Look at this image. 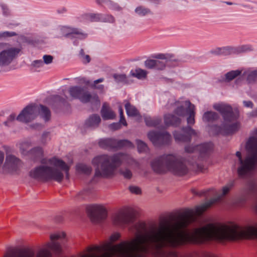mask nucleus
<instances>
[{"instance_id":"nucleus-1","label":"nucleus","mask_w":257,"mask_h":257,"mask_svg":"<svg viewBox=\"0 0 257 257\" xmlns=\"http://www.w3.org/2000/svg\"><path fill=\"white\" fill-rule=\"evenodd\" d=\"M213 108L219 112L223 118L221 126L215 125L211 127V131L214 135H228L238 131L239 124L233 122L237 119L238 112L233 111L230 105L222 102L215 103L213 105Z\"/></svg>"},{"instance_id":"nucleus-2","label":"nucleus","mask_w":257,"mask_h":257,"mask_svg":"<svg viewBox=\"0 0 257 257\" xmlns=\"http://www.w3.org/2000/svg\"><path fill=\"white\" fill-rule=\"evenodd\" d=\"M248 156L242 158L239 151L236 152L238 158L237 174L240 178H244L257 168V138L250 137L246 143Z\"/></svg>"},{"instance_id":"nucleus-3","label":"nucleus","mask_w":257,"mask_h":257,"mask_svg":"<svg viewBox=\"0 0 257 257\" xmlns=\"http://www.w3.org/2000/svg\"><path fill=\"white\" fill-rule=\"evenodd\" d=\"M132 160L130 156L124 154H118L113 156L106 155L97 156L92 161L93 164L98 167L95 171V176L110 177L113 175L116 168L122 162H126L128 163Z\"/></svg>"},{"instance_id":"nucleus-4","label":"nucleus","mask_w":257,"mask_h":257,"mask_svg":"<svg viewBox=\"0 0 257 257\" xmlns=\"http://www.w3.org/2000/svg\"><path fill=\"white\" fill-rule=\"evenodd\" d=\"M163 166L166 167L169 171L177 176H184L189 171L183 160L172 154L162 156V168Z\"/></svg>"},{"instance_id":"nucleus-5","label":"nucleus","mask_w":257,"mask_h":257,"mask_svg":"<svg viewBox=\"0 0 257 257\" xmlns=\"http://www.w3.org/2000/svg\"><path fill=\"white\" fill-rule=\"evenodd\" d=\"M29 175L32 178L43 182L50 180L61 182L63 179V174L61 171L44 166L36 168L30 172Z\"/></svg>"},{"instance_id":"nucleus-6","label":"nucleus","mask_w":257,"mask_h":257,"mask_svg":"<svg viewBox=\"0 0 257 257\" xmlns=\"http://www.w3.org/2000/svg\"><path fill=\"white\" fill-rule=\"evenodd\" d=\"M235 183L234 180L229 181L225 186L222 188V193L215 198L212 199L200 206H197L195 209V212L198 215H201L208 208L210 207L214 203L219 201L221 198L227 194Z\"/></svg>"},{"instance_id":"nucleus-7","label":"nucleus","mask_w":257,"mask_h":257,"mask_svg":"<svg viewBox=\"0 0 257 257\" xmlns=\"http://www.w3.org/2000/svg\"><path fill=\"white\" fill-rule=\"evenodd\" d=\"M40 109L38 105L31 104L27 106L17 116L20 121L29 122L34 119L38 115Z\"/></svg>"},{"instance_id":"nucleus-8","label":"nucleus","mask_w":257,"mask_h":257,"mask_svg":"<svg viewBox=\"0 0 257 257\" xmlns=\"http://www.w3.org/2000/svg\"><path fill=\"white\" fill-rule=\"evenodd\" d=\"M135 212L133 209L125 208L119 211L113 217L115 224H127L133 222L135 218Z\"/></svg>"},{"instance_id":"nucleus-9","label":"nucleus","mask_w":257,"mask_h":257,"mask_svg":"<svg viewBox=\"0 0 257 257\" xmlns=\"http://www.w3.org/2000/svg\"><path fill=\"white\" fill-rule=\"evenodd\" d=\"M86 212L92 221H97L106 217L107 211L102 205H93L86 208Z\"/></svg>"},{"instance_id":"nucleus-10","label":"nucleus","mask_w":257,"mask_h":257,"mask_svg":"<svg viewBox=\"0 0 257 257\" xmlns=\"http://www.w3.org/2000/svg\"><path fill=\"white\" fill-rule=\"evenodd\" d=\"M248 46H242L240 47L235 48L231 46L217 47L211 50L210 53L216 55L227 56L250 50Z\"/></svg>"},{"instance_id":"nucleus-11","label":"nucleus","mask_w":257,"mask_h":257,"mask_svg":"<svg viewBox=\"0 0 257 257\" xmlns=\"http://www.w3.org/2000/svg\"><path fill=\"white\" fill-rule=\"evenodd\" d=\"M174 139L177 142H189L192 136L196 135L194 130L187 126L182 128L181 131H175L173 133Z\"/></svg>"},{"instance_id":"nucleus-12","label":"nucleus","mask_w":257,"mask_h":257,"mask_svg":"<svg viewBox=\"0 0 257 257\" xmlns=\"http://www.w3.org/2000/svg\"><path fill=\"white\" fill-rule=\"evenodd\" d=\"M98 145L103 149H117L131 145V142L126 140L117 141L114 139H107L99 141Z\"/></svg>"},{"instance_id":"nucleus-13","label":"nucleus","mask_w":257,"mask_h":257,"mask_svg":"<svg viewBox=\"0 0 257 257\" xmlns=\"http://www.w3.org/2000/svg\"><path fill=\"white\" fill-rule=\"evenodd\" d=\"M213 149L212 143H206L197 145L195 147L192 146H186L185 147V151L187 153H193L198 151L200 156L202 157L209 154Z\"/></svg>"},{"instance_id":"nucleus-14","label":"nucleus","mask_w":257,"mask_h":257,"mask_svg":"<svg viewBox=\"0 0 257 257\" xmlns=\"http://www.w3.org/2000/svg\"><path fill=\"white\" fill-rule=\"evenodd\" d=\"M20 49L16 48H11L4 50L0 53V66L9 64L19 53Z\"/></svg>"},{"instance_id":"nucleus-15","label":"nucleus","mask_w":257,"mask_h":257,"mask_svg":"<svg viewBox=\"0 0 257 257\" xmlns=\"http://www.w3.org/2000/svg\"><path fill=\"white\" fill-rule=\"evenodd\" d=\"M35 252L30 248H24L19 250L8 251L3 257H34Z\"/></svg>"},{"instance_id":"nucleus-16","label":"nucleus","mask_w":257,"mask_h":257,"mask_svg":"<svg viewBox=\"0 0 257 257\" xmlns=\"http://www.w3.org/2000/svg\"><path fill=\"white\" fill-rule=\"evenodd\" d=\"M179 63V61L174 55L171 54H162V70L163 66L175 67L178 65Z\"/></svg>"},{"instance_id":"nucleus-17","label":"nucleus","mask_w":257,"mask_h":257,"mask_svg":"<svg viewBox=\"0 0 257 257\" xmlns=\"http://www.w3.org/2000/svg\"><path fill=\"white\" fill-rule=\"evenodd\" d=\"M50 163L57 168L61 169L62 171L65 172L66 174V177L69 179V171L70 169L69 166L67 165L64 161L56 158H53L50 161Z\"/></svg>"},{"instance_id":"nucleus-18","label":"nucleus","mask_w":257,"mask_h":257,"mask_svg":"<svg viewBox=\"0 0 257 257\" xmlns=\"http://www.w3.org/2000/svg\"><path fill=\"white\" fill-rule=\"evenodd\" d=\"M79 100L83 103H88L91 101L99 102L98 96L96 94L91 95V93L83 89Z\"/></svg>"},{"instance_id":"nucleus-19","label":"nucleus","mask_w":257,"mask_h":257,"mask_svg":"<svg viewBox=\"0 0 257 257\" xmlns=\"http://www.w3.org/2000/svg\"><path fill=\"white\" fill-rule=\"evenodd\" d=\"M101 113L104 119H112L115 118V114L105 103L103 104Z\"/></svg>"},{"instance_id":"nucleus-20","label":"nucleus","mask_w":257,"mask_h":257,"mask_svg":"<svg viewBox=\"0 0 257 257\" xmlns=\"http://www.w3.org/2000/svg\"><path fill=\"white\" fill-rule=\"evenodd\" d=\"M185 105L187 106V114L189 116L187 118L188 124H193L195 123V106L189 101H185Z\"/></svg>"},{"instance_id":"nucleus-21","label":"nucleus","mask_w":257,"mask_h":257,"mask_svg":"<svg viewBox=\"0 0 257 257\" xmlns=\"http://www.w3.org/2000/svg\"><path fill=\"white\" fill-rule=\"evenodd\" d=\"M164 122L167 126H177L180 124L181 119L179 117L173 114H168L164 116Z\"/></svg>"},{"instance_id":"nucleus-22","label":"nucleus","mask_w":257,"mask_h":257,"mask_svg":"<svg viewBox=\"0 0 257 257\" xmlns=\"http://www.w3.org/2000/svg\"><path fill=\"white\" fill-rule=\"evenodd\" d=\"M242 76L246 77V80L248 83H254L257 79V69L254 70H246L242 73Z\"/></svg>"},{"instance_id":"nucleus-23","label":"nucleus","mask_w":257,"mask_h":257,"mask_svg":"<svg viewBox=\"0 0 257 257\" xmlns=\"http://www.w3.org/2000/svg\"><path fill=\"white\" fill-rule=\"evenodd\" d=\"M83 88L73 86L69 89V92L71 97L76 99H80L81 93L83 92Z\"/></svg>"},{"instance_id":"nucleus-24","label":"nucleus","mask_w":257,"mask_h":257,"mask_svg":"<svg viewBox=\"0 0 257 257\" xmlns=\"http://www.w3.org/2000/svg\"><path fill=\"white\" fill-rule=\"evenodd\" d=\"M125 108L128 116H136L139 114V111L137 109L132 105L128 101H126Z\"/></svg>"},{"instance_id":"nucleus-25","label":"nucleus","mask_w":257,"mask_h":257,"mask_svg":"<svg viewBox=\"0 0 257 257\" xmlns=\"http://www.w3.org/2000/svg\"><path fill=\"white\" fill-rule=\"evenodd\" d=\"M219 118L218 113L213 111H207L203 116V120L205 121H213Z\"/></svg>"},{"instance_id":"nucleus-26","label":"nucleus","mask_w":257,"mask_h":257,"mask_svg":"<svg viewBox=\"0 0 257 257\" xmlns=\"http://www.w3.org/2000/svg\"><path fill=\"white\" fill-rule=\"evenodd\" d=\"M38 107L40 111H38V113L40 114L46 121L49 120L51 117V112L49 109L43 105H38Z\"/></svg>"},{"instance_id":"nucleus-27","label":"nucleus","mask_w":257,"mask_h":257,"mask_svg":"<svg viewBox=\"0 0 257 257\" xmlns=\"http://www.w3.org/2000/svg\"><path fill=\"white\" fill-rule=\"evenodd\" d=\"M149 139L155 145H157L159 143L161 139V133L160 131L149 132L148 135Z\"/></svg>"},{"instance_id":"nucleus-28","label":"nucleus","mask_w":257,"mask_h":257,"mask_svg":"<svg viewBox=\"0 0 257 257\" xmlns=\"http://www.w3.org/2000/svg\"><path fill=\"white\" fill-rule=\"evenodd\" d=\"M131 75L138 79H144L147 77V72L146 70L138 68L131 71Z\"/></svg>"},{"instance_id":"nucleus-29","label":"nucleus","mask_w":257,"mask_h":257,"mask_svg":"<svg viewBox=\"0 0 257 257\" xmlns=\"http://www.w3.org/2000/svg\"><path fill=\"white\" fill-rule=\"evenodd\" d=\"M71 38H77L79 39H85L87 37V34L82 32L79 29L75 28H72L71 30Z\"/></svg>"},{"instance_id":"nucleus-30","label":"nucleus","mask_w":257,"mask_h":257,"mask_svg":"<svg viewBox=\"0 0 257 257\" xmlns=\"http://www.w3.org/2000/svg\"><path fill=\"white\" fill-rule=\"evenodd\" d=\"M242 74V71L239 70L230 71L225 75V80L227 81H230L239 76Z\"/></svg>"},{"instance_id":"nucleus-31","label":"nucleus","mask_w":257,"mask_h":257,"mask_svg":"<svg viewBox=\"0 0 257 257\" xmlns=\"http://www.w3.org/2000/svg\"><path fill=\"white\" fill-rule=\"evenodd\" d=\"M101 121L100 116L97 114L91 115L87 120V123L90 126L98 125Z\"/></svg>"},{"instance_id":"nucleus-32","label":"nucleus","mask_w":257,"mask_h":257,"mask_svg":"<svg viewBox=\"0 0 257 257\" xmlns=\"http://www.w3.org/2000/svg\"><path fill=\"white\" fill-rule=\"evenodd\" d=\"M6 161L7 164L14 165H18L21 162L20 159L12 155L7 156Z\"/></svg>"},{"instance_id":"nucleus-33","label":"nucleus","mask_w":257,"mask_h":257,"mask_svg":"<svg viewBox=\"0 0 257 257\" xmlns=\"http://www.w3.org/2000/svg\"><path fill=\"white\" fill-rule=\"evenodd\" d=\"M145 121L146 125L150 127H156L160 123L159 120L151 117L145 118Z\"/></svg>"},{"instance_id":"nucleus-34","label":"nucleus","mask_w":257,"mask_h":257,"mask_svg":"<svg viewBox=\"0 0 257 257\" xmlns=\"http://www.w3.org/2000/svg\"><path fill=\"white\" fill-rule=\"evenodd\" d=\"M171 141V135L162 128V145L163 144H169Z\"/></svg>"},{"instance_id":"nucleus-35","label":"nucleus","mask_w":257,"mask_h":257,"mask_svg":"<svg viewBox=\"0 0 257 257\" xmlns=\"http://www.w3.org/2000/svg\"><path fill=\"white\" fill-rule=\"evenodd\" d=\"M159 63V61L153 59H149L145 62V64L146 68L153 69L158 65Z\"/></svg>"},{"instance_id":"nucleus-36","label":"nucleus","mask_w":257,"mask_h":257,"mask_svg":"<svg viewBox=\"0 0 257 257\" xmlns=\"http://www.w3.org/2000/svg\"><path fill=\"white\" fill-rule=\"evenodd\" d=\"M247 199L245 196H241L236 199L233 202V205L237 207H241L244 205Z\"/></svg>"},{"instance_id":"nucleus-37","label":"nucleus","mask_w":257,"mask_h":257,"mask_svg":"<svg viewBox=\"0 0 257 257\" xmlns=\"http://www.w3.org/2000/svg\"><path fill=\"white\" fill-rule=\"evenodd\" d=\"M152 167L155 172L160 173L161 172V160L159 158L153 161L152 163Z\"/></svg>"},{"instance_id":"nucleus-38","label":"nucleus","mask_w":257,"mask_h":257,"mask_svg":"<svg viewBox=\"0 0 257 257\" xmlns=\"http://www.w3.org/2000/svg\"><path fill=\"white\" fill-rule=\"evenodd\" d=\"M77 169L78 171L86 174H89L91 172V168L85 165L81 164L77 166Z\"/></svg>"},{"instance_id":"nucleus-39","label":"nucleus","mask_w":257,"mask_h":257,"mask_svg":"<svg viewBox=\"0 0 257 257\" xmlns=\"http://www.w3.org/2000/svg\"><path fill=\"white\" fill-rule=\"evenodd\" d=\"M174 112L179 116H184L187 113V108L185 109L183 106H178L174 111Z\"/></svg>"},{"instance_id":"nucleus-40","label":"nucleus","mask_w":257,"mask_h":257,"mask_svg":"<svg viewBox=\"0 0 257 257\" xmlns=\"http://www.w3.org/2000/svg\"><path fill=\"white\" fill-rule=\"evenodd\" d=\"M31 153L36 158H42L43 156V151L41 148L37 147L31 151Z\"/></svg>"},{"instance_id":"nucleus-41","label":"nucleus","mask_w":257,"mask_h":257,"mask_svg":"<svg viewBox=\"0 0 257 257\" xmlns=\"http://www.w3.org/2000/svg\"><path fill=\"white\" fill-rule=\"evenodd\" d=\"M72 27L64 26L61 29V33L64 37H70Z\"/></svg>"},{"instance_id":"nucleus-42","label":"nucleus","mask_w":257,"mask_h":257,"mask_svg":"<svg viewBox=\"0 0 257 257\" xmlns=\"http://www.w3.org/2000/svg\"><path fill=\"white\" fill-rule=\"evenodd\" d=\"M87 19L91 22H98L100 21V15L98 14H90L87 15Z\"/></svg>"},{"instance_id":"nucleus-43","label":"nucleus","mask_w":257,"mask_h":257,"mask_svg":"<svg viewBox=\"0 0 257 257\" xmlns=\"http://www.w3.org/2000/svg\"><path fill=\"white\" fill-rule=\"evenodd\" d=\"M137 147L139 152H144L147 149V145L141 141H137Z\"/></svg>"},{"instance_id":"nucleus-44","label":"nucleus","mask_w":257,"mask_h":257,"mask_svg":"<svg viewBox=\"0 0 257 257\" xmlns=\"http://www.w3.org/2000/svg\"><path fill=\"white\" fill-rule=\"evenodd\" d=\"M49 247L51 250L56 252L60 253L61 251V247L60 245L57 243H52Z\"/></svg>"},{"instance_id":"nucleus-45","label":"nucleus","mask_w":257,"mask_h":257,"mask_svg":"<svg viewBox=\"0 0 257 257\" xmlns=\"http://www.w3.org/2000/svg\"><path fill=\"white\" fill-rule=\"evenodd\" d=\"M66 236V234L64 232H62L61 233H57L52 234L50 236V238L52 240H57L61 238H64Z\"/></svg>"},{"instance_id":"nucleus-46","label":"nucleus","mask_w":257,"mask_h":257,"mask_svg":"<svg viewBox=\"0 0 257 257\" xmlns=\"http://www.w3.org/2000/svg\"><path fill=\"white\" fill-rule=\"evenodd\" d=\"M129 190L131 192L135 194H141L142 193L141 189L136 186H131L129 187Z\"/></svg>"},{"instance_id":"nucleus-47","label":"nucleus","mask_w":257,"mask_h":257,"mask_svg":"<svg viewBox=\"0 0 257 257\" xmlns=\"http://www.w3.org/2000/svg\"><path fill=\"white\" fill-rule=\"evenodd\" d=\"M113 77L118 81H124L126 79V76L125 74H115Z\"/></svg>"},{"instance_id":"nucleus-48","label":"nucleus","mask_w":257,"mask_h":257,"mask_svg":"<svg viewBox=\"0 0 257 257\" xmlns=\"http://www.w3.org/2000/svg\"><path fill=\"white\" fill-rule=\"evenodd\" d=\"M136 12L139 15H145L148 13V10L142 7H139L136 9Z\"/></svg>"},{"instance_id":"nucleus-49","label":"nucleus","mask_w":257,"mask_h":257,"mask_svg":"<svg viewBox=\"0 0 257 257\" xmlns=\"http://www.w3.org/2000/svg\"><path fill=\"white\" fill-rule=\"evenodd\" d=\"M121 174L124 176V177L126 179H131L132 177V173L131 171L129 170H125L124 171L121 172Z\"/></svg>"},{"instance_id":"nucleus-50","label":"nucleus","mask_w":257,"mask_h":257,"mask_svg":"<svg viewBox=\"0 0 257 257\" xmlns=\"http://www.w3.org/2000/svg\"><path fill=\"white\" fill-rule=\"evenodd\" d=\"M17 34L15 32H5L2 33L0 36L2 37H10L16 36Z\"/></svg>"},{"instance_id":"nucleus-51","label":"nucleus","mask_w":257,"mask_h":257,"mask_svg":"<svg viewBox=\"0 0 257 257\" xmlns=\"http://www.w3.org/2000/svg\"><path fill=\"white\" fill-rule=\"evenodd\" d=\"M103 80V79L102 78H100L99 79H97V80L94 81V84H93V87L94 88H97V89H99L102 90L103 89V86L102 85H99L98 87L96 86V85L98 83L102 82Z\"/></svg>"},{"instance_id":"nucleus-52","label":"nucleus","mask_w":257,"mask_h":257,"mask_svg":"<svg viewBox=\"0 0 257 257\" xmlns=\"http://www.w3.org/2000/svg\"><path fill=\"white\" fill-rule=\"evenodd\" d=\"M44 61L46 64L51 63L53 59V57L51 55H44L43 57Z\"/></svg>"},{"instance_id":"nucleus-53","label":"nucleus","mask_w":257,"mask_h":257,"mask_svg":"<svg viewBox=\"0 0 257 257\" xmlns=\"http://www.w3.org/2000/svg\"><path fill=\"white\" fill-rule=\"evenodd\" d=\"M104 22L112 23L114 22V19L111 15H107L104 19Z\"/></svg>"},{"instance_id":"nucleus-54","label":"nucleus","mask_w":257,"mask_h":257,"mask_svg":"<svg viewBox=\"0 0 257 257\" xmlns=\"http://www.w3.org/2000/svg\"><path fill=\"white\" fill-rule=\"evenodd\" d=\"M120 237V235L119 233H114L113 234H112L110 237V240L111 242H114L116 240H117L119 237Z\"/></svg>"},{"instance_id":"nucleus-55","label":"nucleus","mask_w":257,"mask_h":257,"mask_svg":"<svg viewBox=\"0 0 257 257\" xmlns=\"http://www.w3.org/2000/svg\"><path fill=\"white\" fill-rule=\"evenodd\" d=\"M49 252L47 250H42L39 252L37 257H48Z\"/></svg>"},{"instance_id":"nucleus-56","label":"nucleus","mask_w":257,"mask_h":257,"mask_svg":"<svg viewBox=\"0 0 257 257\" xmlns=\"http://www.w3.org/2000/svg\"><path fill=\"white\" fill-rule=\"evenodd\" d=\"M243 105L246 107H250L252 108L253 106V104L251 101H243Z\"/></svg>"},{"instance_id":"nucleus-57","label":"nucleus","mask_w":257,"mask_h":257,"mask_svg":"<svg viewBox=\"0 0 257 257\" xmlns=\"http://www.w3.org/2000/svg\"><path fill=\"white\" fill-rule=\"evenodd\" d=\"M110 127L113 130H117L121 127L120 124L119 123H114L111 124Z\"/></svg>"},{"instance_id":"nucleus-58","label":"nucleus","mask_w":257,"mask_h":257,"mask_svg":"<svg viewBox=\"0 0 257 257\" xmlns=\"http://www.w3.org/2000/svg\"><path fill=\"white\" fill-rule=\"evenodd\" d=\"M91 58L88 55H86L83 57V62L84 63H88L90 62Z\"/></svg>"},{"instance_id":"nucleus-59","label":"nucleus","mask_w":257,"mask_h":257,"mask_svg":"<svg viewBox=\"0 0 257 257\" xmlns=\"http://www.w3.org/2000/svg\"><path fill=\"white\" fill-rule=\"evenodd\" d=\"M107 254H105L103 255H95L93 254H90V255H88V254H84V255H82L81 257H104L105 256H106Z\"/></svg>"},{"instance_id":"nucleus-60","label":"nucleus","mask_w":257,"mask_h":257,"mask_svg":"<svg viewBox=\"0 0 257 257\" xmlns=\"http://www.w3.org/2000/svg\"><path fill=\"white\" fill-rule=\"evenodd\" d=\"M119 123L122 124L124 126L127 125V122L126 121V120L124 118V116L120 117V120H119Z\"/></svg>"},{"instance_id":"nucleus-61","label":"nucleus","mask_w":257,"mask_h":257,"mask_svg":"<svg viewBox=\"0 0 257 257\" xmlns=\"http://www.w3.org/2000/svg\"><path fill=\"white\" fill-rule=\"evenodd\" d=\"M5 158L4 153L2 151H0V166L3 164Z\"/></svg>"},{"instance_id":"nucleus-62","label":"nucleus","mask_w":257,"mask_h":257,"mask_svg":"<svg viewBox=\"0 0 257 257\" xmlns=\"http://www.w3.org/2000/svg\"><path fill=\"white\" fill-rule=\"evenodd\" d=\"M250 115L253 117L257 116V108L251 111L250 113Z\"/></svg>"},{"instance_id":"nucleus-63","label":"nucleus","mask_w":257,"mask_h":257,"mask_svg":"<svg viewBox=\"0 0 257 257\" xmlns=\"http://www.w3.org/2000/svg\"><path fill=\"white\" fill-rule=\"evenodd\" d=\"M15 114H11V115L9 116V118H8V121H12L14 120H15Z\"/></svg>"},{"instance_id":"nucleus-64","label":"nucleus","mask_w":257,"mask_h":257,"mask_svg":"<svg viewBox=\"0 0 257 257\" xmlns=\"http://www.w3.org/2000/svg\"><path fill=\"white\" fill-rule=\"evenodd\" d=\"M119 114H120V117L124 116L123 112V109H122V107H121V106L119 107Z\"/></svg>"}]
</instances>
